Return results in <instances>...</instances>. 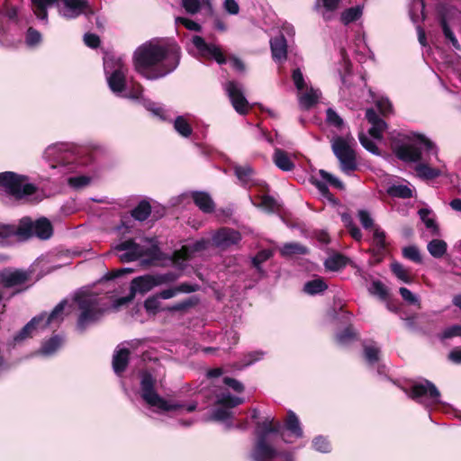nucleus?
Returning a JSON list of instances; mask_svg holds the SVG:
<instances>
[{
    "instance_id": "f257e3e1",
    "label": "nucleus",
    "mask_w": 461,
    "mask_h": 461,
    "mask_svg": "<svg viewBox=\"0 0 461 461\" xmlns=\"http://www.w3.org/2000/svg\"><path fill=\"white\" fill-rule=\"evenodd\" d=\"M394 151L399 159L415 163V173L422 180L435 179L445 171L437 146L425 135L414 132L404 135L402 143Z\"/></svg>"
},
{
    "instance_id": "f03ea898",
    "label": "nucleus",
    "mask_w": 461,
    "mask_h": 461,
    "mask_svg": "<svg viewBox=\"0 0 461 461\" xmlns=\"http://www.w3.org/2000/svg\"><path fill=\"white\" fill-rule=\"evenodd\" d=\"M135 70L149 80L162 78L172 73L179 65L180 49L176 44H160L147 41L133 53Z\"/></svg>"
},
{
    "instance_id": "7ed1b4c3",
    "label": "nucleus",
    "mask_w": 461,
    "mask_h": 461,
    "mask_svg": "<svg viewBox=\"0 0 461 461\" xmlns=\"http://www.w3.org/2000/svg\"><path fill=\"white\" fill-rule=\"evenodd\" d=\"M79 314L76 328L84 332L88 327L98 322L108 310L106 300L97 294L87 292H78L74 296Z\"/></svg>"
},
{
    "instance_id": "20e7f679",
    "label": "nucleus",
    "mask_w": 461,
    "mask_h": 461,
    "mask_svg": "<svg viewBox=\"0 0 461 461\" xmlns=\"http://www.w3.org/2000/svg\"><path fill=\"white\" fill-rule=\"evenodd\" d=\"M156 380L148 372L140 374V396L145 403L158 413L185 409L187 412L196 410L197 402H190L186 404L167 400L161 397L155 390Z\"/></svg>"
},
{
    "instance_id": "39448f33",
    "label": "nucleus",
    "mask_w": 461,
    "mask_h": 461,
    "mask_svg": "<svg viewBox=\"0 0 461 461\" xmlns=\"http://www.w3.org/2000/svg\"><path fill=\"white\" fill-rule=\"evenodd\" d=\"M281 425L279 423H273V420L258 425L255 429L257 438L255 446L251 452V458L254 461H272L275 458H280V461H294L293 454L289 452H279L272 445L267 443L268 436L271 432H280Z\"/></svg>"
},
{
    "instance_id": "423d86ee",
    "label": "nucleus",
    "mask_w": 461,
    "mask_h": 461,
    "mask_svg": "<svg viewBox=\"0 0 461 461\" xmlns=\"http://www.w3.org/2000/svg\"><path fill=\"white\" fill-rule=\"evenodd\" d=\"M113 250L123 263L133 262L147 257V259L142 260V264L149 265L160 258L158 246L153 239L149 238H143L140 242L132 239L122 240L113 247Z\"/></svg>"
},
{
    "instance_id": "0eeeda50",
    "label": "nucleus",
    "mask_w": 461,
    "mask_h": 461,
    "mask_svg": "<svg viewBox=\"0 0 461 461\" xmlns=\"http://www.w3.org/2000/svg\"><path fill=\"white\" fill-rule=\"evenodd\" d=\"M59 6V14L67 19H75L84 14L88 8L87 0H32L35 15L42 21L48 19L47 9L52 5Z\"/></svg>"
},
{
    "instance_id": "6e6552de",
    "label": "nucleus",
    "mask_w": 461,
    "mask_h": 461,
    "mask_svg": "<svg viewBox=\"0 0 461 461\" xmlns=\"http://www.w3.org/2000/svg\"><path fill=\"white\" fill-rule=\"evenodd\" d=\"M43 158L49 163L50 168L58 169L61 174H67L74 169L77 156L72 144L54 143L45 149Z\"/></svg>"
},
{
    "instance_id": "1a4fd4ad",
    "label": "nucleus",
    "mask_w": 461,
    "mask_h": 461,
    "mask_svg": "<svg viewBox=\"0 0 461 461\" xmlns=\"http://www.w3.org/2000/svg\"><path fill=\"white\" fill-rule=\"evenodd\" d=\"M0 187L16 200H22L33 194L37 187L29 181L28 176L12 171L0 173Z\"/></svg>"
},
{
    "instance_id": "9d476101",
    "label": "nucleus",
    "mask_w": 461,
    "mask_h": 461,
    "mask_svg": "<svg viewBox=\"0 0 461 461\" xmlns=\"http://www.w3.org/2000/svg\"><path fill=\"white\" fill-rule=\"evenodd\" d=\"M104 70L111 91L118 96L126 90L127 67L122 58L107 55L104 58Z\"/></svg>"
},
{
    "instance_id": "9b49d317",
    "label": "nucleus",
    "mask_w": 461,
    "mask_h": 461,
    "mask_svg": "<svg viewBox=\"0 0 461 461\" xmlns=\"http://www.w3.org/2000/svg\"><path fill=\"white\" fill-rule=\"evenodd\" d=\"M179 275L175 272L146 274L133 278L130 284L132 294H145L158 286L176 282Z\"/></svg>"
},
{
    "instance_id": "f8f14e48",
    "label": "nucleus",
    "mask_w": 461,
    "mask_h": 461,
    "mask_svg": "<svg viewBox=\"0 0 461 461\" xmlns=\"http://www.w3.org/2000/svg\"><path fill=\"white\" fill-rule=\"evenodd\" d=\"M354 141L353 137L339 136L333 138L331 141L332 151L339 161L340 169L348 175L357 167L356 154L352 147Z\"/></svg>"
},
{
    "instance_id": "ddd939ff",
    "label": "nucleus",
    "mask_w": 461,
    "mask_h": 461,
    "mask_svg": "<svg viewBox=\"0 0 461 461\" xmlns=\"http://www.w3.org/2000/svg\"><path fill=\"white\" fill-rule=\"evenodd\" d=\"M408 395L426 407H430L440 402V393L433 383L422 380L414 383Z\"/></svg>"
},
{
    "instance_id": "4468645a",
    "label": "nucleus",
    "mask_w": 461,
    "mask_h": 461,
    "mask_svg": "<svg viewBox=\"0 0 461 461\" xmlns=\"http://www.w3.org/2000/svg\"><path fill=\"white\" fill-rule=\"evenodd\" d=\"M243 398L232 396L230 393H221L218 394L216 403L225 408L214 409L209 420L224 422L228 428H231L232 423L230 420L232 418V411L229 409L236 407L243 403Z\"/></svg>"
},
{
    "instance_id": "2eb2a0df",
    "label": "nucleus",
    "mask_w": 461,
    "mask_h": 461,
    "mask_svg": "<svg viewBox=\"0 0 461 461\" xmlns=\"http://www.w3.org/2000/svg\"><path fill=\"white\" fill-rule=\"evenodd\" d=\"M30 223L27 221H21L17 225H0V246H11L17 242L28 240Z\"/></svg>"
},
{
    "instance_id": "dca6fc26",
    "label": "nucleus",
    "mask_w": 461,
    "mask_h": 461,
    "mask_svg": "<svg viewBox=\"0 0 461 461\" xmlns=\"http://www.w3.org/2000/svg\"><path fill=\"white\" fill-rule=\"evenodd\" d=\"M267 420H273L274 424L279 423L281 425L280 432H278V433L271 432L269 434L268 438H267V443L269 445H271L270 439H271L272 435H279L285 443H292L293 442L292 440H289L286 438V435L284 432V429L288 431V436L294 437V438H301L303 436V431L299 418L293 411H287V417L284 422V425H282L279 421H276L275 419L271 418V417L267 418L262 422H258L257 425L263 423V422L267 421ZM257 428H258V426H256V429Z\"/></svg>"
},
{
    "instance_id": "f3484780",
    "label": "nucleus",
    "mask_w": 461,
    "mask_h": 461,
    "mask_svg": "<svg viewBox=\"0 0 461 461\" xmlns=\"http://www.w3.org/2000/svg\"><path fill=\"white\" fill-rule=\"evenodd\" d=\"M191 41L200 57L214 59L220 65L226 63V58L219 46L207 43L203 37L198 35L193 36Z\"/></svg>"
},
{
    "instance_id": "a211bd4d",
    "label": "nucleus",
    "mask_w": 461,
    "mask_h": 461,
    "mask_svg": "<svg viewBox=\"0 0 461 461\" xmlns=\"http://www.w3.org/2000/svg\"><path fill=\"white\" fill-rule=\"evenodd\" d=\"M318 174L320 178L316 176H312L311 177V182L313 185L316 186L323 197L329 200H331L332 198V194L329 191L328 185L339 190L344 189V184L342 181H340L338 177L331 175L330 173L323 169H320Z\"/></svg>"
},
{
    "instance_id": "6ab92c4d",
    "label": "nucleus",
    "mask_w": 461,
    "mask_h": 461,
    "mask_svg": "<svg viewBox=\"0 0 461 461\" xmlns=\"http://www.w3.org/2000/svg\"><path fill=\"white\" fill-rule=\"evenodd\" d=\"M225 90L236 112L240 114L247 113L249 106L244 95L241 84L229 81L225 84Z\"/></svg>"
},
{
    "instance_id": "aec40b11",
    "label": "nucleus",
    "mask_w": 461,
    "mask_h": 461,
    "mask_svg": "<svg viewBox=\"0 0 461 461\" xmlns=\"http://www.w3.org/2000/svg\"><path fill=\"white\" fill-rule=\"evenodd\" d=\"M241 234L240 231L222 227L215 230L212 235V244L221 249H227L233 245H237L241 240Z\"/></svg>"
},
{
    "instance_id": "412c9836",
    "label": "nucleus",
    "mask_w": 461,
    "mask_h": 461,
    "mask_svg": "<svg viewBox=\"0 0 461 461\" xmlns=\"http://www.w3.org/2000/svg\"><path fill=\"white\" fill-rule=\"evenodd\" d=\"M143 87L139 83L132 84L129 92H123L121 97H125L131 100L140 101L142 105L149 111L152 112L154 115L163 118L164 110L162 107L158 106L150 100L142 97Z\"/></svg>"
},
{
    "instance_id": "4be33fe9",
    "label": "nucleus",
    "mask_w": 461,
    "mask_h": 461,
    "mask_svg": "<svg viewBox=\"0 0 461 461\" xmlns=\"http://www.w3.org/2000/svg\"><path fill=\"white\" fill-rule=\"evenodd\" d=\"M21 221H27L30 223L28 240L34 236L41 240H49L53 234L52 225L47 218L32 221L31 218L24 217Z\"/></svg>"
},
{
    "instance_id": "5701e85b",
    "label": "nucleus",
    "mask_w": 461,
    "mask_h": 461,
    "mask_svg": "<svg viewBox=\"0 0 461 461\" xmlns=\"http://www.w3.org/2000/svg\"><path fill=\"white\" fill-rule=\"evenodd\" d=\"M366 118L371 124V128L368 131L369 134L374 139L381 140L384 131L387 128L386 122L381 119L375 111L372 108H369L366 111Z\"/></svg>"
},
{
    "instance_id": "b1692460",
    "label": "nucleus",
    "mask_w": 461,
    "mask_h": 461,
    "mask_svg": "<svg viewBox=\"0 0 461 461\" xmlns=\"http://www.w3.org/2000/svg\"><path fill=\"white\" fill-rule=\"evenodd\" d=\"M341 0H316L314 5L315 11L329 22L335 18Z\"/></svg>"
},
{
    "instance_id": "393cba45",
    "label": "nucleus",
    "mask_w": 461,
    "mask_h": 461,
    "mask_svg": "<svg viewBox=\"0 0 461 461\" xmlns=\"http://www.w3.org/2000/svg\"><path fill=\"white\" fill-rule=\"evenodd\" d=\"M67 304L68 302L63 300L55 306L50 314L42 312L41 314H45L46 317L41 324V328H45L47 326L59 327V324L63 321L65 316L68 314V312H65Z\"/></svg>"
},
{
    "instance_id": "a878e982",
    "label": "nucleus",
    "mask_w": 461,
    "mask_h": 461,
    "mask_svg": "<svg viewBox=\"0 0 461 461\" xmlns=\"http://www.w3.org/2000/svg\"><path fill=\"white\" fill-rule=\"evenodd\" d=\"M27 275L23 271L4 269L0 271V284L5 287H13L23 284Z\"/></svg>"
},
{
    "instance_id": "bb28decb",
    "label": "nucleus",
    "mask_w": 461,
    "mask_h": 461,
    "mask_svg": "<svg viewBox=\"0 0 461 461\" xmlns=\"http://www.w3.org/2000/svg\"><path fill=\"white\" fill-rule=\"evenodd\" d=\"M272 58L276 62L283 63L287 59V42L283 34L270 40Z\"/></svg>"
},
{
    "instance_id": "cd10ccee",
    "label": "nucleus",
    "mask_w": 461,
    "mask_h": 461,
    "mask_svg": "<svg viewBox=\"0 0 461 461\" xmlns=\"http://www.w3.org/2000/svg\"><path fill=\"white\" fill-rule=\"evenodd\" d=\"M17 17V10L13 7L6 11V13H3L0 10V43L2 45H8L9 41L7 39L8 36V27L7 23H15Z\"/></svg>"
},
{
    "instance_id": "c85d7f7f",
    "label": "nucleus",
    "mask_w": 461,
    "mask_h": 461,
    "mask_svg": "<svg viewBox=\"0 0 461 461\" xmlns=\"http://www.w3.org/2000/svg\"><path fill=\"white\" fill-rule=\"evenodd\" d=\"M45 314H40L38 316L33 317L14 337V342L21 343L24 339L32 336L33 330H35L38 327L41 328V322L45 320Z\"/></svg>"
},
{
    "instance_id": "c756f323",
    "label": "nucleus",
    "mask_w": 461,
    "mask_h": 461,
    "mask_svg": "<svg viewBox=\"0 0 461 461\" xmlns=\"http://www.w3.org/2000/svg\"><path fill=\"white\" fill-rule=\"evenodd\" d=\"M196 285H191L189 283H181L178 285L163 289L157 293L160 299L168 300L176 297L179 294H190L197 290Z\"/></svg>"
},
{
    "instance_id": "7c9ffc66",
    "label": "nucleus",
    "mask_w": 461,
    "mask_h": 461,
    "mask_svg": "<svg viewBox=\"0 0 461 461\" xmlns=\"http://www.w3.org/2000/svg\"><path fill=\"white\" fill-rule=\"evenodd\" d=\"M181 5L191 15L196 14L202 10H204L207 14L212 13L210 0H182Z\"/></svg>"
},
{
    "instance_id": "2f4dec72",
    "label": "nucleus",
    "mask_w": 461,
    "mask_h": 461,
    "mask_svg": "<svg viewBox=\"0 0 461 461\" xmlns=\"http://www.w3.org/2000/svg\"><path fill=\"white\" fill-rule=\"evenodd\" d=\"M233 168L235 176H237V178L239 179L242 185L250 186L252 185H255V172L249 165H235Z\"/></svg>"
},
{
    "instance_id": "473e14b6",
    "label": "nucleus",
    "mask_w": 461,
    "mask_h": 461,
    "mask_svg": "<svg viewBox=\"0 0 461 461\" xmlns=\"http://www.w3.org/2000/svg\"><path fill=\"white\" fill-rule=\"evenodd\" d=\"M192 198L195 205L203 212L209 213L214 210V203L210 194L205 192H193Z\"/></svg>"
},
{
    "instance_id": "72a5a7b5",
    "label": "nucleus",
    "mask_w": 461,
    "mask_h": 461,
    "mask_svg": "<svg viewBox=\"0 0 461 461\" xmlns=\"http://www.w3.org/2000/svg\"><path fill=\"white\" fill-rule=\"evenodd\" d=\"M254 206L258 207L267 212H274L278 209L277 201L270 195L262 194L254 198L250 197Z\"/></svg>"
},
{
    "instance_id": "f704fd0d",
    "label": "nucleus",
    "mask_w": 461,
    "mask_h": 461,
    "mask_svg": "<svg viewBox=\"0 0 461 461\" xmlns=\"http://www.w3.org/2000/svg\"><path fill=\"white\" fill-rule=\"evenodd\" d=\"M130 351L127 348L116 350L113 357V368L115 374L121 375L127 367Z\"/></svg>"
},
{
    "instance_id": "c9c22d12",
    "label": "nucleus",
    "mask_w": 461,
    "mask_h": 461,
    "mask_svg": "<svg viewBox=\"0 0 461 461\" xmlns=\"http://www.w3.org/2000/svg\"><path fill=\"white\" fill-rule=\"evenodd\" d=\"M63 343L64 338L55 335L42 344L39 354L45 357L52 356L62 347Z\"/></svg>"
},
{
    "instance_id": "e433bc0d",
    "label": "nucleus",
    "mask_w": 461,
    "mask_h": 461,
    "mask_svg": "<svg viewBox=\"0 0 461 461\" xmlns=\"http://www.w3.org/2000/svg\"><path fill=\"white\" fill-rule=\"evenodd\" d=\"M273 161L275 165L283 171H291L294 167V164L288 154L281 149H275Z\"/></svg>"
},
{
    "instance_id": "4c0bfd02",
    "label": "nucleus",
    "mask_w": 461,
    "mask_h": 461,
    "mask_svg": "<svg viewBox=\"0 0 461 461\" xmlns=\"http://www.w3.org/2000/svg\"><path fill=\"white\" fill-rule=\"evenodd\" d=\"M364 357L370 366H375L380 359V348L375 342H366L363 345Z\"/></svg>"
},
{
    "instance_id": "58836bf2",
    "label": "nucleus",
    "mask_w": 461,
    "mask_h": 461,
    "mask_svg": "<svg viewBox=\"0 0 461 461\" xmlns=\"http://www.w3.org/2000/svg\"><path fill=\"white\" fill-rule=\"evenodd\" d=\"M328 288V285L321 278H315L304 284L303 292L310 295H315L324 292Z\"/></svg>"
},
{
    "instance_id": "ea45409f",
    "label": "nucleus",
    "mask_w": 461,
    "mask_h": 461,
    "mask_svg": "<svg viewBox=\"0 0 461 461\" xmlns=\"http://www.w3.org/2000/svg\"><path fill=\"white\" fill-rule=\"evenodd\" d=\"M320 96V92L317 89L311 88L305 93L300 95L299 104L303 109H309L314 105Z\"/></svg>"
},
{
    "instance_id": "a19ab883",
    "label": "nucleus",
    "mask_w": 461,
    "mask_h": 461,
    "mask_svg": "<svg viewBox=\"0 0 461 461\" xmlns=\"http://www.w3.org/2000/svg\"><path fill=\"white\" fill-rule=\"evenodd\" d=\"M427 249L433 258H440L446 254L447 245L442 240L434 239L428 243Z\"/></svg>"
},
{
    "instance_id": "79ce46f5",
    "label": "nucleus",
    "mask_w": 461,
    "mask_h": 461,
    "mask_svg": "<svg viewBox=\"0 0 461 461\" xmlns=\"http://www.w3.org/2000/svg\"><path fill=\"white\" fill-rule=\"evenodd\" d=\"M348 258L341 254H333L329 257L325 262L324 266L327 269L331 271H338L342 267H346L348 264Z\"/></svg>"
},
{
    "instance_id": "37998d69",
    "label": "nucleus",
    "mask_w": 461,
    "mask_h": 461,
    "mask_svg": "<svg viewBox=\"0 0 461 461\" xmlns=\"http://www.w3.org/2000/svg\"><path fill=\"white\" fill-rule=\"evenodd\" d=\"M266 352L263 350H254L246 353L241 360L240 365H237V369H242L244 367L249 366L264 358Z\"/></svg>"
},
{
    "instance_id": "c03bdc74",
    "label": "nucleus",
    "mask_w": 461,
    "mask_h": 461,
    "mask_svg": "<svg viewBox=\"0 0 461 461\" xmlns=\"http://www.w3.org/2000/svg\"><path fill=\"white\" fill-rule=\"evenodd\" d=\"M387 194L392 197L411 198L412 190L407 185H392L387 188Z\"/></svg>"
},
{
    "instance_id": "a18cd8bd",
    "label": "nucleus",
    "mask_w": 461,
    "mask_h": 461,
    "mask_svg": "<svg viewBox=\"0 0 461 461\" xmlns=\"http://www.w3.org/2000/svg\"><path fill=\"white\" fill-rule=\"evenodd\" d=\"M429 214L430 211L429 209L422 208L419 210V215L427 229L431 231L432 235L437 236L439 234V229L436 221L432 218H429Z\"/></svg>"
},
{
    "instance_id": "49530a36",
    "label": "nucleus",
    "mask_w": 461,
    "mask_h": 461,
    "mask_svg": "<svg viewBox=\"0 0 461 461\" xmlns=\"http://www.w3.org/2000/svg\"><path fill=\"white\" fill-rule=\"evenodd\" d=\"M151 212L150 204L146 202H140L131 212V216L138 221H145Z\"/></svg>"
},
{
    "instance_id": "de8ad7c7",
    "label": "nucleus",
    "mask_w": 461,
    "mask_h": 461,
    "mask_svg": "<svg viewBox=\"0 0 461 461\" xmlns=\"http://www.w3.org/2000/svg\"><path fill=\"white\" fill-rule=\"evenodd\" d=\"M391 270L393 273V275L402 282H403L405 284L411 283V277L410 276V271L407 268H405L401 263L393 262L391 264Z\"/></svg>"
},
{
    "instance_id": "09e8293b",
    "label": "nucleus",
    "mask_w": 461,
    "mask_h": 461,
    "mask_svg": "<svg viewBox=\"0 0 461 461\" xmlns=\"http://www.w3.org/2000/svg\"><path fill=\"white\" fill-rule=\"evenodd\" d=\"M280 252L284 257H288L295 254L304 255L307 253V249L299 243L292 242L285 244L280 249Z\"/></svg>"
},
{
    "instance_id": "8fccbe9b",
    "label": "nucleus",
    "mask_w": 461,
    "mask_h": 461,
    "mask_svg": "<svg viewBox=\"0 0 461 461\" xmlns=\"http://www.w3.org/2000/svg\"><path fill=\"white\" fill-rule=\"evenodd\" d=\"M174 128L182 137L187 138L192 132L193 129L187 120L183 116H177L174 122Z\"/></svg>"
},
{
    "instance_id": "3c124183",
    "label": "nucleus",
    "mask_w": 461,
    "mask_h": 461,
    "mask_svg": "<svg viewBox=\"0 0 461 461\" xmlns=\"http://www.w3.org/2000/svg\"><path fill=\"white\" fill-rule=\"evenodd\" d=\"M341 220L348 230L351 237L356 240H360L362 239V232L358 227L354 223L353 219L348 213H343L341 215Z\"/></svg>"
},
{
    "instance_id": "603ef678",
    "label": "nucleus",
    "mask_w": 461,
    "mask_h": 461,
    "mask_svg": "<svg viewBox=\"0 0 461 461\" xmlns=\"http://www.w3.org/2000/svg\"><path fill=\"white\" fill-rule=\"evenodd\" d=\"M362 15V7L357 5L346 9L340 16V20L344 24H348L352 22L357 21Z\"/></svg>"
},
{
    "instance_id": "864d4df0",
    "label": "nucleus",
    "mask_w": 461,
    "mask_h": 461,
    "mask_svg": "<svg viewBox=\"0 0 461 461\" xmlns=\"http://www.w3.org/2000/svg\"><path fill=\"white\" fill-rule=\"evenodd\" d=\"M274 252L272 249H262L255 257L251 258L253 267L259 272L262 273L263 269L261 264L269 259L273 256Z\"/></svg>"
},
{
    "instance_id": "5fc2aeb1",
    "label": "nucleus",
    "mask_w": 461,
    "mask_h": 461,
    "mask_svg": "<svg viewBox=\"0 0 461 461\" xmlns=\"http://www.w3.org/2000/svg\"><path fill=\"white\" fill-rule=\"evenodd\" d=\"M161 306L160 297L158 294L149 296L144 301V308L148 313L155 314L157 313Z\"/></svg>"
},
{
    "instance_id": "6e6d98bb",
    "label": "nucleus",
    "mask_w": 461,
    "mask_h": 461,
    "mask_svg": "<svg viewBox=\"0 0 461 461\" xmlns=\"http://www.w3.org/2000/svg\"><path fill=\"white\" fill-rule=\"evenodd\" d=\"M198 303V299L195 296L189 297L182 302L176 303L172 306H168L166 310L169 312H181L185 311Z\"/></svg>"
},
{
    "instance_id": "4d7b16f0",
    "label": "nucleus",
    "mask_w": 461,
    "mask_h": 461,
    "mask_svg": "<svg viewBox=\"0 0 461 461\" xmlns=\"http://www.w3.org/2000/svg\"><path fill=\"white\" fill-rule=\"evenodd\" d=\"M402 256L415 263H421L422 258L419 249L416 246H407L402 249Z\"/></svg>"
},
{
    "instance_id": "13d9d810",
    "label": "nucleus",
    "mask_w": 461,
    "mask_h": 461,
    "mask_svg": "<svg viewBox=\"0 0 461 461\" xmlns=\"http://www.w3.org/2000/svg\"><path fill=\"white\" fill-rule=\"evenodd\" d=\"M313 448L321 453H329L331 450V446L329 440L322 437H315L312 440Z\"/></svg>"
},
{
    "instance_id": "bf43d9fd",
    "label": "nucleus",
    "mask_w": 461,
    "mask_h": 461,
    "mask_svg": "<svg viewBox=\"0 0 461 461\" xmlns=\"http://www.w3.org/2000/svg\"><path fill=\"white\" fill-rule=\"evenodd\" d=\"M357 337V333L352 330V328L348 327L340 333L337 334L336 339L338 343L340 345H347L349 342L353 341Z\"/></svg>"
},
{
    "instance_id": "052dcab7",
    "label": "nucleus",
    "mask_w": 461,
    "mask_h": 461,
    "mask_svg": "<svg viewBox=\"0 0 461 461\" xmlns=\"http://www.w3.org/2000/svg\"><path fill=\"white\" fill-rule=\"evenodd\" d=\"M90 182L91 177L86 176H75L69 177L68 180V185L75 189L86 187L90 184Z\"/></svg>"
},
{
    "instance_id": "680f3d73",
    "label": "nucleus",
    "mask_w": 461,
    "mask_h": 461,
    "mask_svg": "<svg viewBox=\"0 0 461 461\" xmlns=\"http://www.w3.org/2000/svg\"><path fill=\"white\" fill-rule=\"evenodd\" d=\"M326 121L330 125L336 128H340L344 122L343 119L332 108L326 110Z\"/></svg>"
},
{
    "instance_id": "e2e57ef3",
    "label": "nucleus",
    "mask_w": 461,
    "mask_h": 461,
    "mask_svg": "<svg viewBox=\"0 0 461 461\" xmlns=\"http://www.w3.org/2000/svg\"><path fill=\"white\" fill-rule=\"evenodd\" d=\"M441 26L446 39H447L452 43L456 50H460V44L458 43L457 39L456 38L454 32L451 31L444 18L441 19Z\"/></svg>"
},
{
    "instance_id": "0e129e2a",
    "label": "nucleus",
    "mask_w": 461,
    "mask_h": 461,
    "mask_svg": "<svg viewBox=\"0 0 461 461\" xmlns=\"http://www.w3.org/2000/svg\"><path fill=\"white\" fill-rule=\"evenodd\" d=\"M359 221L364 229L370 230L375 227L374 220L369 212L366 210H359L357 212Z\"/></svg>"
},
{
    "instance_id": "69168bd1",
    "label": "nucleus",
    "mask_w": 461,
    "mask_h": 461,
    "mask_svg": "<svg viewBox=\"0 0 461 461\" xmlns=\"http://www.w3.org/2000/svg\"><path fill=\"white\" fill-rule=\"evenodd\" d=\"M375 105L383 115L393 113V104L387 97H380L375 101Z\"/></svg>"
},
{
    "instance_id": "338daca9",
    "label": "nucleus",
    "mask_w": 461,
    "mask_h": 461,
    "mask_svg": "<svg viewBox=\"0 0 461 461\" xmlns=\"http://www.w3.org/2000/svg\"><path fill=\"white\" fill-rule=\"evenodd\" d=\"M454 337H461V325L456 324L446 328L439 335L441 340L451 339Z\"/></svg>"
},
{
    "instance_id": "774afa93",
    "label": "nucleus",
    "mask_w": 461,
    "mask_h": 461,
    "mask_svg": "<svg viewBox=\"0 0 461 461\" xmlns=\"http://www.w3.org/2000/svg\"><path fill=\"white\" fill-rule=\"evenodd\" d=\"M361 145L372 154H378L379 150L373 140H371L364 132H360L358 135Z\"/></svg>"
}]
</instances>
